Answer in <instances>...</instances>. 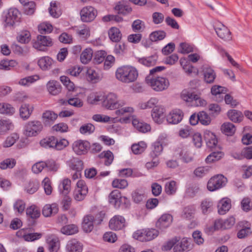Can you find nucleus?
<instances>
[{"label": "nucleus", "mask_w": 252, "mask_h": 252, "mask_svg": "<svg viewBox=\"0 0 252 252\" xmlns=\"http://www.w3.org/2000/svg\"><path fill=\"white\" fill-rule=\"evenodd\" d=\"M27 216L32 219H36L40 216V211L39 208L35 206L32 205L26 210Z\"/></svg>", "instance_id": "79ce46f5"}, {"label": "nucleus", "mask_w": 252, "mask_h": 252, "mask_svg": "<svg viewBox=\"0 0 252 252\" xmlns=\"http://www.w3.org/2000/svg\"><path fill=\"white\" fill-rule=\"evenodd\" d=\"M38 30L41 34L50 33L53 31V26L48 22H43L38 25Z\"/></svg>", "instance_id": "13d9d810"}, {"label": "nucleus", "mask_w": 252, "mask_h": 252, "mask_svg": "<svg viewBox=\"0 0 252 252\" xmlns=\"http://www.w3.org/2000/svg\"><path fill=\"white\" fill-rule=\"evenodd\" d=\"M148 86L156 92H162L168 89L170 85L168 79L161 76L152 77L150 75L146 78Z\"/></svg>", "instance_id": "f03ea898"}, {"label": "nucleus", "mask_w": 252, "mask_h": 252, "mask_svg": "<svg viewBox=\"0 0 252 252\" xmlns=\"http://www.w3.org/2000/svg\"><path fill=\"white\" fill-rule=\"evenodd\" d=\"M16 20V9L15 8H10L5 19V26H13Z\"/></svg>", "instance_id": "f704fd0d"}, {"label": "nucleus", "mask_w": 252, "mask_h": 252, "mask_svg": "<svg viewBox=\"0 0 252 252\" xmlns=\"http://www.w3.org/2000/svg\"><path fill=\"white\" fill-rule=\"evenodd\" d=\"M50 252H57L60 248V242L57 238L50 237L47 240Z\"/></svg>", "instance_id": "4c0bfd02"}, {"label": "nucleus", "mask_w": 252, "mask_h": 252, "mask_svg": "<svg viewBox=\"0 0 252 252\" xmlns=\"http://www.w3.org/2000/svg\"><path fill=\"white\" fill-rule=\"evenodd\" d=\"M116 79L125 84L135 81L138 76L137 69L131 65H123L117 68L115 72Z\"/></svg>", "instance_id": "f257e3e1"}, {"label": "nucleus", "mask_w": 252, "mask_h": 252, "mask_svg": "<svg viewBox=\"0 0 252 252\" xmlns=\"http://www.w3.org/2000/svg\"><path fill=\"white\" fill-rule=\"evenodd\" d=\"M147 145L144 141H140L137 143H135L131 146V150L135 155L141 154L145 151L147 148Z\"/></svg>", "instance_id": "c03bdc74"}, {"label": "nucleus", "mask_w": 252, "mask_h": 252, "mask_svg": "<svg viewBox=\"0 0 252 252\" xmlns=\"http://www.w3.org/2000/svg\"><path fill=\"white\" fill-rule=\"evenodd\" d=\"M183 117V112L180 109H175L167 116V121L170 124H177L182 121Z\"/></svg>", "instance_id": "f3484780"}, {"label": "nucleus", "mask_w": 252, "mask_h": 252, "mask_svg": "<svg viewBox=\"0 0 252 252\" xmlns=\"http://www.w3.org/2000/svg\"><path fill=\"white\" fill-rule=\"evenodd\" d=\"M53 63V60L48 56L41 57L37 62L38 65L43 71L50 69Z\"/></svg>", "instance_id": "b1692460"}, {"label": "nucleus", "mask_w": 252, "mask_h": 252, "mask_svg": "<svg viewBox=\"0 0 252 252\" xmlns=\"http://www.w3.org/2000/svg\"><path fill=\"white\" fill-rule=\"evenodd\" d=\"M15 64L16 62L14 60H2L0 62V69L10 70Z\"/></svg>", "instance_id": "69168bd1"}, {"label": "nucleus", "mask_w": 252, "mask_h": 252, "mask_svg": "<svg viewBox=\"0 0 252 252\" xmlns=\"http://www.w3.org/2000/svg\"><path fill=\"white\" fill-rule=\"evenodd\" d=\"M163 150V147L160 142L157 141L154 142L151 146V151L150 153V156L152 158H157Z\"/></svg>", "instance_id": "72a5a7b5"}, {"label": "nucleus", "mask_w": 252, "mask_h": 252, "mask_svg": "<svg viewBox=\"0 0 252 252\" xmlns=\"http://www.w3.org/2000/svg\"><path fill=\"white\" fill-rule=\"evenodd\" d=\"M213 203L209 199H205L202 201L200 208L203 214L206 215L210 213L213 210Z\"/></svg>", "instance_id": "37998d69"}, {"label": "nucleus", "mask_w": 252, "mask_h": 252, "mask_svg": "<svg viewBox=\"0 0 252 252\" xmlns=\"http://www.w3.org/2000/svg\"><path fill=\"white\" fill-rule=\"evenodd\" d=\"M53 41L49 36L38 35L32 41L33 47L40 51H45L47 47L53 45Z\"/></svg>", "instance_id": "423d86ee"}, {"label": "nucleus", "mask_w": 252, "mask_h": 252, "mask_svg": "<svg viewBox=\"0 0 252 252\" xmlns=\"http://www.w3.org/2000/svg\"><path fill=\"white\" fill-rule=\"evenodd\" d=\"M125 104V101L119 99L117 95L114 93H110L103 96L102 105L107 109H118Z\"/></svg>", "instance_id": "7ed1b4c3"}, {"label": "nucleus", "mask_w": 252, "mask_h": 252, "mask_svg": "<svg viewBox=\"0 0 252 252\" xmlns=\"http://www.w3.org/2000/svg\"><path fill=\"white\" fill-rule=\"evenodd\" d=\"M93 52L92 49L87 48L84 50L80 56V60L81 62L84 64L89 63L92 59Z\"/></svg>", "instance_id": "de8ad7c7"}, {"label": "nucleus", "mask_w": 252, "mask_h": 252, "mask_svg": "<svg viewBox=\"0 0 252 252\" xmlns=\"http://www.w3.org/2000/svg\"><path fill=\"white\" fill-rule=\"evenodd\" d=\"M69 166L74 171H82L83 169V161L77 158L71 160L69 163Z\"/></svg>", "instance_id": "4d7b16f0"}, {"label": "nucleus", "mask_w": 252, "mask_h": 252, "mask_svg": "<svg viewBox=\"0 0 252 252\" xmlns=\"http://www.w3.org/2000/svg\"><path fill=\"white\" fill-rule=\"evenodd\" d=\"M94 218L92 216L87 215L83 219L82 227L83 230L88 233L92 231L94 228Z\"/></svg>", "instance_id": "cd10ccee"}, {"label": "nucleus", "mask_w": 252, "mask_h": 252, "mask_svg": "<svg viewBox=\"0 0 252 252\" xmlns=\"http://www.w3.org/2000/svg\"><path fill=\"white\" fill-rule=\"evenodd\" d=\"M31 33L29 31L25 30L22 31L17 37V40L23 44L28 43L31 40Z\"/></svg>", "instance_id": "8fccbe9b"}, {"label": "nucleus", "mask_w": 252, "mask_h": 252, "mask_svg": "<svg viewBox=\"0 0 252 252\" xmlns=\"http://www.w3.org/2000/svg\"><path fill=\"white\" fill-rule=\"evenodd\" d=\"M132 125L137 130L141 132L145 133L151 129V126L149 124L140 122L137 119H133Z\"/></svg>", "instance_id": "2f4dec72"}, {"label": "nucleus", "mask_w": 252, "mask_h": 252, "mask_svg": "<svg viewBox=\"0 0 252 252\" xmlns=\"http://www.w3.org/2000/svg\"><path fill=\"white\" fill-rule=\"evenodd\" d=\"M47 88L49 93L52 95H57L61 92V86L57 81H50L47 84Z\"/></svg>", "instance_id": "c85d7f7f"}, {"label": "nucleus", "mask_w": 252, "mask_h": 252, "mask_svg": "<svg viewBox=\"0 0 252 252\" xmlns=\"http://www.w3.org/2000/svg\"><path fill=\"white\" fill-rule=\"evenodd\" d=\"M231 206V200L228 198H223L219 202L218 205V213L220 215H224L228 212Z\"/></svg>", "instance_id": "5701e85b"}, {"label": "nucleus", "mask_w": 252, "mask_h": 252, "mask_svg": "<svg viewBox=\"0 0 252 252\" xmlns=\"http://www.w3.org/2000/svg\"><path fill=\"white\" fill-rule=\"evenodd\" d=\"M158 103V99L155 97L150 98L147 102H141L138 104V107L141 109L151 108L156 106Z\"/></svg>", "instance_id": "603ef678"}, {"label": "nucleus", "mask_w": 252, "mask_h": 252, "mask_svg": "<svg viewBox=\"0 0 252 252\" xmlns=\"http://www.w3.org/2000/svg\"><path fill=\"white\" fill-rule=\"evenodd\" d=\"M145 236L146 238H142V240H146L149 241L153 240L156 238L158 235V231L156 229H145Z\"/></svg>", "instance_id": "5fc2aeb1"}, {"label": "nucleus", "mask_w": 252, "mask_h": 252, "mask_svg": "<svg viewBox=\"0 0 252 252\" xmlns=\"http://www.w3.org/2000/svg\"><path fill=\"white\" fill-rule=\"evenodd\" d=\"M56 137L50 136L41 140L40 145L44 148H53L55 149Z\"/></svg>", "instance_id": "864d4df0"}, {"label": "nucleus", "mask_w": 252, "mask_h": 252, "mask_svg": "<svg viewBox=\"0 0 252 252\" xmlns=\"http://www.w3.org/2000/svg\"><path fill=\"white\" fill-rule=\"evenodd\" d=\"M115 10L119 14L126 15L131 12L132 9L123 2H118L114 7Z\"/></svg>", "instance_id": "58836bf2"}, {"label": "nucleus", "mask_w": 252, "mask_h": 252, "mask_svg": "<svg viewBox=\"0 0 252 252\" xmlns=\"http://www.w3.org/2000/svg\"><path fill=\"white\" fill-rule=\"evenodd\" d=\"M173 221L172 216L169 214L162 215L156 222V226L160 229H164L171 224Z\"/></svg>", "instance_id": "6ab92c4d"}, {"label": "nucleus", "mask_w": 252, "mask_h": 252, "mask_svg": "<svg viewBox=\"0 0 252 252\" xmlns=\"http://www.w3.org/2000/svg\"><path fill=\"white\" fill-rule=\"evenodd\" d=\"M190 249V244L187 238H184L181 240H178L176 238V244L174 248V252H183L189 251Z\"/></svg>", "instance_id": "a211bd4d"}, {"label": "nucleus", "mask_w": 252, "mask_h": 252, "mask_svg": "<svg viewBox=\"0 0 252 252\" xmlns=\"http://www.w3.org/2000/svg\"><path fill=\"white\" fill-rule=\"evenodd\" d=\"M73 152L77 155H82L86 154L90 147L89 142L86 140H77L72 144Z\"/></svg>", "instance_id": "9d476101"}, {"label": "nucleus", "mask_w": 252, "mask_h": 252, "mask_svg": "<svg viewBox=\"0 0 252 252\" xmlns=\"http://www.w3.org/2000/svg\"><path fill=\"white\" fill-rule=\"evenodd\" d=\"M49 11L51 16L54 18H58L62 14L60 9L58 7L55 2L50 3Z\"/></svg>", "instance_id": "338daca9"}, {"label": "nucleus", "mask_w": 252, "mask_h": 252, "mask_svg": "<svg viewBox=\"0 0 252 252\" xmlns=\"http://www.w3.org/2000/svg\"><path fill=\"white\" fill-rule=\"evenodd\" d=\"M39 79L37 75H32L21 79L19 81V84L22 86H29Z\"/></svg>", "instance_id": "0e129e2a"}, {"label": "nucleus", "mask_w": 252, "mask_h": 252, "mask_svg": "<svg viewBox=\"0 0 252 252\" xmlns=\"http://www.w3.org/2000/svg\"><path fill=\"white\" fill-rule=\"evenodd\" d=\"M165 109L163 107L155 106L152 109L151 116L154 121L158 124H161L164 120Z\"/></svg>", "instance_id": "2eb2a0df"}, {"label": "nucleus", "mask_w": 252, "mask_h": 252, "mask_svg": "<svg viewBox=\"0 0 252 252\" xmlns=\"http://www.w3.org/2000/svg\"><path fill=\"white\" fill-rule=\"evenodd\" d=\"M176 151L184 162L189 163L193 161V155L189 152L187 147L180 145L176 149Z\"/></svg>", "instance_id": "dca6fc26"}, {"label": "nucleus", "mask_w": 252, "mask_h": 252, "mask_svg": "<svg viewBox=\"0 0 252 252\" xmlns=\"http://www.w3.org/2000/svg\"><path fill=\"white\" fill-rule=\"evenodd\" d=\"M227 90L225 88L219 86L214 85L211 88V93L213 95L217 96L219 95L220 99L218 101H221L223 99V96L221 95L222 94H225Z\"/></svg>", "instance_id": "09e8293b"}, {"label": "nucleus", "mask_w": 252, "mask_h": 252, "mask_svg": "<svg viewBox=\"0 0 252 252\" xmlns=\"http://www.w3.org/2000/svg\"><path fill=\"white\" fill-rule=\"evenodd\" d=\"M43 128V125L40 121H30L24 125L23 134L27 137H34L40 133Z\"/></svg>", "instance_id": "20e7f679"}, {"label": "nucleus", "mask_w": 252, "mask_h": 252, "mask_svg": "<svg viewBox=\"0 0 252 252\" xmlns=\"http://www.w3.org/2000/svg\"><path fill=\"white\" fill-rule=\"evenodd\" d=\"M215 30L218 36L220 38L225 40H229L231 39L230 32L223 24H220L215 27Z\"/></svg>", "instance_id": "412c9836"}, {"label": "nucleus", "mask_w": 252, "mask_h": 252, "mask_svg": "<svg viewBox=\"0 0 252 252\" xmlns=\"http://www.w3.org/2000/svg\"><path fill=\"white\" fill-rule=\"evenodd\" d=\"M222 132L227 136H231L234 134L236 131L235 126L230 123L226 122L223 123L221 126Z\"/></svg>", "instance_id": "a19ab883"}, {"label": "nucleus", "mask_w": 252, "mask_h": 252, "mask_svg": "<svg viewBox=\"0 0 252 252\" xmlns=\"http://www.w3.org/2000/svg\"><path fill=\"white\" fill-rule=\"evenodd\" d=\"M195 95V94L187 89L183 90L181 94V98L187 102H192Z\"/></svg>", "instance_id": "052dcab7"}, {"label": "nucleus", "mask_w": 252, "mask_h": 252, "mask_svg": "<svg viewBox=\"0 0 252 252\" xmlns=\"http://www.w3.org/2000/svg\"><path fill=\"white\" fill-rule=\"evenodd\" d=\"M67 252H82V244L75 239L69 241L66 246Z\"/></svg>", "instance_id": "a878e982"}, {"label": "nucleus", "mask_w": 252, "mask_h": 252, "mask_svg": "<svg viewBox=\"0 0 252 252\" xmlns=\"http://www.w3.org/2000/svg\"><path fill=\"white\" fill-rule=\"evenodd\" d=\"M42 234L40 233H32L29 228L21 229L17 231V237L21 240L32 242L39 239Z\"/></svg>", "instance_id": "6e6552de"}, {"label": "nucleus", "mask_w": 252, "mask_h": 252, "mask_svg": "<svg viewBox=\"0 0 252 252\" xmlns=\"http://www.w3.org/2000/svg\"><path fill=\"white\" fill-rule=\"evenodd\" d=\"M204 138L208 148L212 150L220 149V147L218 144V139L214 133L209 130H205Z\"/></svg>", "instance_id": "9b49d317"}, {"label": "nucleus", "mask_w": 252, "mask_h": 252, "mask_svg": "<svg viewBox=\"0 0 252 252\" xmlns=\"http://www.w3.org/2000/svg\"><path fill=\"white\" fill-rule=\"evenodd\" d=\"M33 108V105L30 104L24 103L22 104L19 108L20 118L24 121L28 120L32 115Z\"/></svg>", "instance_id": "aec40b11"}, {"label": "nucleus", "mask_w": 252, "mask_h": 252, "mask_svg": "<svg viewBox=\"0 0 252 252\" xmlns=\"http://www.w3.org/2000/svg\"><path fill=\"white\" fill-rule=\"evenodd\" d=\"M109 226L112 230H121L125 227L126 220L123 217L116 215L110 220Z\"/></svg>", "instance_id": "4468645a"}, {"label": "nucleus", "mask_w": 252, "mask_h": 252, "mask_svg": "<svg viewBox=\"0 0 252 252\" xmlns=\"http://www.w3.org/2000/svg\"><path fill=\"white\" fill-rule=\"evenodd\" d=\"M227 183V179L220 174L211 178L207 184V189L211 191L219 189L224 187Z\"/></svg>", "instance_id": "0eeeda50"}, {"label": "nucleus", "mask_w": 252, "mask_h": 252, "mask_svg": "<svg viewBox=\"0 0 252 252\" xmlns=\"http://www.w3.org/2000/svg\"><path fill=\"white\" fill-rule=\"evenodd\" d=\"M166 33L163 31H158L152 32L149 36L150 39L153 42L162 40L165 38Z\"/></svg>", "instance_id": "6e6d98bb"}, {"label": "nucleus", "mask_w": 252, "mask_h": 252, "mask_svg": "<svg viewBox=\"0 0 252 252\" xmlns=\"http://www.w3.org/2000/svg\"><path fill=\"white\" fill-rule=\"evenodd\" d=\"M94 126L92 124L88 123L82 125L80 127L79 131L82 134H89L93 133L94 131Z\"/></svg>", "instance_id": "774afa93"}, {"label": "nucleus", "mask_w": 252, "mask_h": 252, "mask_svg": "<svg viewBox=\"0 0 252 252\" xmlns=\"http://www.w3.org/2000/svg\"><path fill=\"white\" fill-rule=\"evenodd\" d=\"M235 223V219L231 216L225 220H218L214 221L213 230L222 229H229L231 228Z\"/></svg>", "instance_id": "f8f14e48"}, {"label": "nucleus", "mask_w": 252, "mask_h": 252, "mask_svg": "<svg viewBox=\"0 0 252 252\" xmlns=\"http://www.w3.org/2000/svg\"><path fill=\"white\" fill-rule=\"evenodd\" d=\"M108 34L110 39L115 42H119L122 36V34L120 30L116 27L111 28L108 32Z\"/></svg>", "instance_id": "7c9ffc66"}, {"label": "nucleus", "mask_w": 252, "mask_h": 252, "mask_svg": "<svg viewBox=\"0 0 252 252\" xmlns=\"http://www.w3.org/2000/svg\"><path fill=\"white\" fill-rule=\"evenodd\" d=\"M86 77L87 79L92 83H96L100 80V76L94 68H87L86 71Z\"/></svg>", "instance_id": "e433bc0d"}, {"label": "nucleus", "mask_w": 252, "mask_h": 252, "mask_svg": "<svg viewBox=\"0 0 252 252\" xmlns=\"http://www.w3.org/2000/svg\"><path fill=\"white\" fill-rule=\"evenodd\" d=\"M15 113V108L10 104L6 103H0V113L12 115Z\"/></svg>", "instance_id": "3c124183"}, {"label": "nucleus", "mask_w": 252, "mask_h": 252, "mask_svg": "<svg viewBox=\"0 0 252 252\" xmlns=\"http://www.w3.org/2000/svg\"><path fill=\"white\" fill-rule=\"evenodd\" d=\"M195 210V207L194 205L187 206L184 208L182 216L184 218L190 220L193 218Z\"/></svg>", "instance_id": "a18cd8bd"}, {"label": "nucleus", "mask_w": 252, "mask_h": 252, "mask_svg": "<svg viewBox=\"0 0 252 252\" xmlns=\"http://www.w3.org/2000/svg\"><path fill=\"white\" fill-rule=\"evenodd\" d=\"M78 35L82 38L87 39L90 35V30L86 25H83L76 31Z\"/></svg>", "instance_id": "bf43d9fd"}, {"label": "nucleus", "mask_w": 252, "mask_h": 252, "mask_svg": "<svg viewBox=\"0 0 252 252\" xmlns=\"http://www.w3.org/2000/svg\"><path fill=\"white\" fill-rule=\"evenodd\" d=\"M71 181L68 178L63 179L59 186V189L61 193L66 196L70 191Z\"/></svg>", "instance_id": "473e14b6"}, {"label": "nucleus", "mask_w": 252, "mask_h": 252, "mask_svg": "<svg viewBox=\"0 0 252 252\" xmlns=\"http://www.w3.org/2000/svg\"><path fill=\"white\" fill-rule=\"evenodd\" d=\"M61 231L63 234L70 235L77 233L78 232V228L75 224H69L63 227Z\"/></svg>", "instance_id": "49530a36"}, {"label": "nucleus", "mask_w": 252, "mask_h": 252, "mask_svg": "<svg viewBox=\"0 0 252 252\" xmlns=\"http://www.w3.org/2000/svg\"><path fill=\"white\" fill-rule=\"evenodd\" d=\"M157 61V56H152L147 58H141L139 60V62L147 66H151L155 65Z\"/></svg>", "instance_id": "680f3d73"}, {"label": "nucleus", "mask_w": 252, "mask_h": 252, "mask_svg": "<svg viewBox=\"0 0 252 252\" xmlns=\"http://www.w3.org/2000/svg\"><path fill=\"white\" fill-rule=\"evenodd\" d=\"M23 186L24 191L27 193L33 194L39 189L40 184L37 179H31L25 182L23 184Z\"/></svg>", "instance_id": "ddd939ff"}, {"label": "nucleus", "mask_w": 252, "mask_h": 252, "mask_svg": "<svg viewBox=\"0 0 252 252\" xmlns=\"http://www.w3.org/2000/svg\"><path fill=\"white\" fill-rule=\"evenodd\" d=\"M227 115L229 120L234 123L241 122L244 117L241 111L235 109L229 110L227 113Z\"/></svg>", "instance_id": "c756f323"}, {"label": "nucleus", "mask_w": 252, "mask_h": 252, "mask_svg": "<svg viewBox=\"0 0 252 252\" xmlns=\"http://www.w3.org/2000/svg\"><path fill=\"white\" fill-rule=\"evenodd\" d=\"M80 20L83 23L93 21L97 15V10L94 7L87 5L84 6L80 11Z\"/></svg>", "instance_id": "39448f33"}, {"label": "nucleus", "mask_w": 252, "mask_h": 252, "mask_svg": "<svg viewBox=\"0 0 252 252\" xmlns=\"http://www.w3.org/2000/svg\"><path fill=\"white\" fill-rule=\"evenodd\" d=\"M217 151L212 152L205 159L207 163H212L220 160L224 156V154L220 151V149L216 150Z\"/></svg>", "instance_id": "c9c22d12"}, {"label": "nucleus", "mask_w": 252, "mask_h": 252, "mask_svg": "<svg viewBox=\"0 0 252 252\" xmlns=\"http://www.w3.org/2000/svg\"><path fill=\"white\" fill-rule=\"evenodd\" d=\"M58 211V208L56 204H46L42 209V214L45 217H49L52 214H56Z\"/></svg>", "instance_id": "ea45409f"}, {"label": "nucleus", "mask_w": 252, "mask_h": 252, "mask_svg": "<svg viewBox=\"0 0 252 252\" xmlns=\"http://www.w3.org/2000/svg\"><path fill=\"white\" fill-rule=\"evenodd\" d=\"M58 118V115L50 110H46L42 115V120L45 126L52 125Z\"/></svg>", "instance_id": "4be33fe9"}, {"label": "nucleus", "mask_w": 252, "mask_h": 252, "mask_svg": "<svg viewBox=\"0 0 252 252\" xmlns=\"http://www.w3.org/2000/svg\"><path fill=\"white\" fill-rule=\"evenodd\" d=\"M204 80L207 83H213L216 77L214 70L209 66L204 67L203 69Z\"/></svg>", "instance_id": "393cba45"}, {"label": "nucleus", "mask_w": 252, "mask_h": 252, "mask_svg": "<svg viewBox=\"0 0 252 252\" xmlns=\"http://www.w3.org/2000/svg\"><path fill=\"white\" fill-rule=\"evenodd\" d=\"M121 195L119 190L116 189L111 192L108 196L109 202L115 207H118L121 204Z\"/></svg>", "instance_id": "bb28decb"}, {"label": "nucleus", "mask_w": 252, "mask_h": 252, "mask_svg": "<svg viewBox=\"0 0 252 252\" xmlns=\"http://www.w3.org/2000/svg\"><path fill=\"white\" fill-rule=\"evenodd\" d=\"M88 192V187L83 180H79L73 192L74 199L78 201L83 200Z\"/></svg>", "instance_id": "1a4fd4ad"}, {"label": "nucleus", "mask_w": 252, "mask_h": 252, "mask_svg": "<svg viewBox=\"0 0 252 252\" xmlns=\"http://www.w3.org/2000/svg\"><path fill=\"white\" fill-rule=\"evenodd\" d=\"M177 190L176 183L174 181L167 182L165 185V191L168 195L174 194Z\"/></svg>", "instance_id": "e2e57ef3"}]
</instances>
